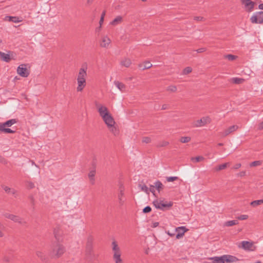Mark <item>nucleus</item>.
Here are the masks:
<instances>
[{
	"mask_svg": "<svg viewBox=\"0 0 263 263\" xmlns=\"http://www.w3.org/2000/svg\"><path fill=\"white\" fill-rule=\"evenodd\" d=\"M204 159V158L202 156H197L196 157H192L191 158V161H192L193 162H195V163L202 161Z\"/></svg>",
	"mask_w": 263,
	"mask_h": 263,
	"instance_id": "obj_36",
	"label": "nucleus"
},
{
	"mask_svg": "<svg viewBox=\"0 0 263 263\" xmlns=\"http://www.w3.org/2000/svg\"><path fill=\"white\" fill-rule=\"evenodd\" d=\"M17 73L21 77L26 78L29 74L30 71L27 68L26 64H21L17 68Z\"/></svg>",
	"mask_w": 263,
	"mask_h": 263,
	"instance_id": "obj_7",
	"label": "nucleus"
},
{
	"mask_svg": "<svg viewBox=\"0 0 263 263\" xmlns=\"http://www.w3.org/2000/svg\"><path fill=\"white\" fill-rule=\"evenodd\" d=\"M224 58L227 59L229 61H233L235 60L237 58L236 56L232 55V54H227L224 55Z\"/></svg>",
	"mask_w": 263,
	"mask_h": 263,
	"instance_id": "obj_42",
	"label": "nucleus"
},
{
	"mask_svg": "<svg viewBox=\"0 0 263 263\" xmlns=\"http://www.w3.org/2000/svg\"><path fill=\"white\" fill-rule=\"evenodd\" d=\"M238 248H242L245 250L252 251L253 249L252 248L253 247V243L252 242L248 241H242L238 245Z\"/></svg>",
	"mask_w": 263,
	"mask_h": 263,
	"instance_id": "obj_12",
	"label": "nucleus"
},
{
	"mask_svg": "<svg viewBox=\"0 0 263 263\" xmlns=\"http://www.w3.org/2000/svg\"><path fill=\"white\" fill-rule=\"evenodd\" d=\"M230 166V163L227 162L220 165H218L215 167V171L216 172L220 171L221 170L226 168L228 166Z\"/></svg>",
	"mask_w": 263,
	"mask_h": 263,
	"instance_id": "obj_28",
	"label": "nucleus"
},
{
	"mask_svg": "<svg viewBox=\"0 0 263 263\" xmlns=\"http://www.w3.org/2000/svg\"><path fill=\"white\" fill-rule=\"evenodd\" d=\"M87 76L86 69L83 68H80L79 70L78 78H86Z\"/></svg>",
	"mask_w": 263,
	"mask_h": 263,
	"instance_id": "obj_32",
	"label": "nucleus"
},
{
	"mask_svg": "<svg viewBox=\"0 0 263 263\" xmlns=\"http://www.w3.org/2000/svg\"><path fill=\"white\" fill-rule=\"evenodd\" d=\"M4 227L2 223L0 222V237H3L4 236V233L3 232V229Z\"/></svg>",
	"mask_w": 263,
	"mask_h": 263,
	"instance_id": "obj_52",
	"label": "nucleus"
},
{
	"mask_svg": "<svg viewBox=\"0 0 263 263\" xmlns=\"http://www.w3.org/2000/svg\"><path fill=\"white\" fill-rule=\"evenodd\" d=\"M36 255L42 261L44 262H47L48 261V257L44 252L37 250L36 251Z\"/></svg>",
	"mask_w": 263,
	"mask_h": 263,
	"instance_id": "obj_21",
	"label": "nucleus"
},
{
	"mask_svg": "<svg viewBox=\"0 0 263 263\" xmlns=\"http://www.w3.org/2000/svg\"><path fill=\"white\" fill-rule=\"evenodd\" d=\"M169 144V142L166 141H162L160 142L157 145V146L158 147H165L166 146Z\"/></svg>",
	"mask_w": 263,
	"mask_h": 263,
	"instance_id": "obj_40",
	"label": "nucleus"
},
{
	"mask_svg": "<svg viewBox=\"0 0 263 263\" xmlns=\"http://www.w3.org/2000/svg\"><path fill=\"white\" fill-rule=\"evenodd\" d=\"M241 2L245 6L247 12H251L254 10L255 2L251 0H241Z\"/></svg>",
	"mask_w": 263,
	"mask_h": 263,
	"instance_id": "obj_9",
	"label": "nucleus"
},
{
	"mask_svg": "<svg viewBox=\"0 0 263 263\" xmlns=\"http://www.w3.org/2000/svg\"><path fill=\"white\" fill-rule=\"evenodd\" d=\"M159 225V222H155L153 223V225L152 226V228H156Z\"/></svg>",
	"mask_w": 263,
	"mask_h": 263,
	"instance_id": "obj_64",
	"label": "nucleus"
},
{
	"mask_svg": "<svg viewBox=\"0 0 263 263\" xmlns=\"http://www.w3.org/2000/svg\"><path fill=\"white\" fill-rule=\"evenodd\" d=\"M194 19L197 21H204L205 20V18L202 16H195Z\"/></svg>",
	"mask_w": 263,
	"mask_h": 263,
	"instance_id": "obj_54",
	"label": "nucleus"
},
{
	"mask_svg": "<svg viewBox=\"0 0 263 263\" xmlns=\"http://www.w3.org/2000/svg\"><path fill=\"white\" fill-rule=\"evenodd\" d=\"M65 251V247L60 243V241H56L52 244L49 254L52 258H58L60 257Z\"/></svg>",
	"mask_w": 263,
	"mask_h": 263,
	"instance_id": "obj_1",
	"label": "nucleus"
},
{
	"mask_svg": "<svg viewBox=\"0 0 263 263\" xmlns=\"http://www.w3.org/2000/svg\"><path fill=\"white\" fill-rule=\"evenodd\" d=\"M238 222L237 220H230L226 221L224 226L226 227H231L236 224H237Z\"/></svg>",
	"mask_w": 263,
	"mask_h": 263,
	"instance_id": "obj_34",
	"label": "nucleus"
},
{
	"mask_svg": "<svg viewBox=\"0 0 263 263\" xmlns=\"http://www.w3.org/2000/svg\"><path fill=\"white\" fill-rule=\"evenodd\" d=\"M98 255L94 253L93 249L85 250V259L90 263H92L97 259Z\"/></svg>",
	"mask_w": 263,
	"mask_h": 263,
	"instance_id": "obj_5",
	"label": "nucleus"
},
{
	"mask_svg": "<svg viewBox=\"0 0 263 263\" xmlns=\"http://www.w3.org/2000/svg\"><path fill=\"white\" fill-rule=\"evenodd\" d=\"M0 162L3 164H6L7 163V161L4 157L0 155Z\"/></svg>",
	"mask_w": 263,
	"mask_h": 263,
	"instance_id": "obj_53",
	"label": "nucleus"
},
{
	"mask_svg": "<svg viewBox=\"0 0 263 263\" xmlns=\"http://www.w3.org/2000/svg\"><path fill=\"white\" fill-rule=\"evenodd\" d=\"M2 187L3 189L5 191V192L8 194H11L14 196V197H16L15 195L17 191L14 189L10 188L7 186H6L5 185H2Z\"/></svg>",
	"mask_w": 263,
	"mask_h": 263,
	"instance_id": "obj_18",
	"label": "nucleus"
},
{
	"mask_svg": "<svg viewBox=\"0 0 263 263\" xmlns=\"http://www.w3.org/2000/svg\"><path fill=\"white\" fill-rule=\"evenodd\" d=\"M96 106L98 108V111L100 116L102 118L105 116H107L109 114H110L108 111V109L106 107L103 106L99 103H96Z\"/></svg>",
	"mask_w": 263,
	"mask_h": 263,
	"instance_id": "obj_10",
	"label": "nucleus"
},
{
	"mask_svg": "<svg viewBox=\"0 0 263 263\" xmlns=\"http://www.w3.org/2000/svg\"><path fill=\"white\" fill-rule=\"evenodd\" d=\"M96 174V166L94 165L93 168L90 171L89 174H88V177L90 180V181L91 182V183L92 184H94L95 179V176Z\"/></svg>",
	"mask_w": 263,
	"mask_h": 263,
	"instance_id": "obj_19",
	"label": "nucleus"
},
{
	"mask_svg": "<svg viewBox=\"0 0 263 263\" xmlns=\"http://www.w3.org/2000/svg\"><path fill=\"white\" fill-rule=\"evenodd\" d=\"M154 184L155 185L156 189L158 190L159 192H160V191L161 190H162L164 187V185H163V184L161 183V181L159 180L156 181Z\"/></svg>",
	"mask_w": 263,
	"mask_h": 263,
	"instance_id": "obj_33",
	"label": "nucleus"
},
{
	"mask_svg": "<svg viewBox=\"0 0 263 263\" xmlns=\"http://www.w3.org/2000/svg\"><path fill=\"white\" fill-rule=\"evenodd\" d=\"M261 164V162L260 161H255L252 162L250 164V165L251 167H253V166H258Z\"/></svg>",
	"mask_w": 263,
	"mask_h": 263,
	"instance_id": "obj_45",
	"label": "nucleus"
},
{
	"mask_svg": "<svg viewBox=\"0 0 263 263\" xmlns=\"http://www.w3.org/2000/svg\"><path fill=\"white\" fill-rule=\"evenodd\" d=\"M16 123V120L15 119H11L7 121L6 122L4 123H1L2 126L3 127H10L13 124Z\"/></svg>",
	"mask_w": 263,
	"mask_h": 263,
	"instance_id": "obj_26",
	"label": "nucleus"
},
{
	"mask_svg": "<svg viewBox=\"0 0 263 263\" xmlns=\"http://www.w3.org/2000/svg\"><path fill=\"white\" fill-rule=\"evenodd\" d=\"M241 164L240 163H237L234 166L233 168L235 170H237L241 167Z\"/></svg>",
	"mask_w": 263,
	"mask_h": 263,
	"instance_id": "obj_57",
	"label": "nucleus"
},
{
	"mask_svg": "<svg viewBox=\"0 0 263 263\" xmlns=\"http://www.w3.org/2000/svg\"><path fill=\"white\" fill-rule=\"evenodd\" d=\"M83 81L86 82V79L85 78H78L77 81Z\"/></svg>",
	"mask_w": 263,
	"mask_h": 263,
	"instance_id": "obj_63",
	"label": "nucleus"
},
{
	"mask_svg": "<svg viewBox=\"0 0 263 263\" xmlns=\"http://www.w3.org/2000/svg\"><path fill=\"white\" fill-rule=\"evenodd\" d=\"M53 234L57 241L62 240V232L59 227H57L54 229Z\"/></svg>",
	"mask_w": 263,
	"mask_h": 263,
	"instance_id": "obj_16",
	"label": "nucleus"
},
{
	"mask_svg": "<svg viewBox=\"0 0 263 263\" xmlns=\"http://www.w3.org/2000/svg\"><path fill=\"white\" fill-rule=\"evenodd\" d=\"M2 132L4 133L13 134L15 133V130H13L9 128H5V127L1 126Z\"/></svg>",
	"mask_w": 263,
	"mask_h": 263,
	"instance_id": "obj_37",
	"label": "nucleus"
},
{
	"mask_svg": "<svg viewBox=\"0 0 263 263\" xmlns=\"http://www.w3.org/2000/svg\"><path fill=\"white\" fill-rule=\"evenodd\" d=\"M258 128L259 130H262L263 129V122L259 123L258 125Z\"/></svg>",
	"mask_w": 263,
	"mask_h": 263,
	"instance_id": "obj_61",
	"label": "nucleus"
},
{
	"mask_svg": "<svg viewBox=\"0 0 263 263\" xmlns=\"http://www.w3.org/2000/svg\"><path fill=\"white\" fill-rule=\"evenodd\" d=\"M102 119L108 127L112 126L115 124V120L110 114H109L107 116L103 117Z\"/></svg>",
	"mask_w": 263,
	"mask_h": 263,
	"instance_id": "obj_14",
	"label": "nucleus"
},
{
	"mask_svg": "<svg viewBox=\"0 0 263 263\" xmlns=\"http://www.w3.org/2000/svg\"><path fill=\"white\" fill-rule=\"evenodd\" d=\"M3 216L5 218L10 219L14 222L18 223L22 225L26 224V222L21 217L8 213H4Z\"/></svg>",
	"mask_w": 263,
	"mask_h": 263,
	"instance_id": "obj_4",
	"label": "nucleus"
},
{
	"mask_svg": "<svg viewBox=\"0 0 263 263\" xmlns=\"http://www.w3.org/2000/svg\"><path fill=\"white\" fill-rule=\"evenodd\" d=\"M211 119L209 116L203 117L200 120H198L193 123V126L195 127H202L211 122Z\"/></svg>",
	"mask_w": 263,
	"mask_h": 263,
	"instance_id": "obj_6",
	"label": "nucleus"
},
{
	"mask_svg": "<svg viewBox=\"0 0 263 263\" xmlns=\"http://www.w3.org/2000/svg\"><path fill=\"white\" fill-rule=\"evenodd\" d=\"M104 18L102 17H101L100 21H99V24H100V28H101V26L104 22Z\"/></svg>",
	"mask_w": 263,
	"mask_h": 263,
	"instance_id": "obj_59",
	"label": "nucleus"
},
{
	"mask_svg": "<svg viewBox=\"0 0 263 263\" xmlns=\"http://www.w3.org/2000/svg\"><path fill=\"white\" fill-rule=\"evenodd\" d=\"M177 87L175 85H171V86L167 87L166 88L167 91H170L172 92H176L177 91Z\"/></svg>",
	"mask_w": 263,
	"mask_h": 263,
	"instance_id": "obj_41",
	"label": "nucleus"
},
{
	"mask_svg": "<svg viewBox=\"0 0 263 263\" xmlns=\"http://www.w3.org/2000/svg\"><path fill=\"white\" fill-rule=\"evenodd\" d=\"M112 251V259L115 263H123V260L121 258L122 251L116 240L111 242Z\"/></svg>",
	"mask_w": 263,
	"mask_h": 263,
	"instance_id": "obj_2",
	"label": "nucleus"
},
{
	"mask_svg": "<svg viewBox=\"0 0 263 263\" xmlns=\"http://www.w3.org/2000/svg\"><path fill=\"white\" fill-rule=\"evenodd\" d=\"M166 233L169 236L171 237H173L175 235V232H171L170 231H168L167 232H166Z\"/></svg>",
	"mask_w": 263,
	"mask_h": 263,
	"instance_id": "obj_58",
	"label": "nucleus"
},
{
	"mask_svg": "<svg viewBox=\"0 0 263 263\" xmlns=\"http://www.w3.org/2000/svg\"><path fill=\"white\" fill-rule=\"evenodd\" d=\"M115 85L116 87L121 91L124 92L126 89V86L125 85L119 81H115L114 82Z\"/></svg>",
	"mask_w": 263,
	"mask_h": 263,
	"instance_id": "obj_27",
	"label": "nucleus"
},
{
	"mask_svg": "<svg viewBox=\"0 0 263 263\" xmlns=\"http://www.w3.org/2000/svg\"><path fill=\"white\" fill-rule=\"evenodd\" d=\"M155 188H156L155 187V185H150V187L149 189V192H152L154 195L155 196Z\"/></svg>",
	"mask_w": 263,
	"mask_h": 263,
	"instance_id": "obj_51",
	"label": "nucleus"
},
{
	"mask_svg": "<svg viewBox=\"0 0 263 263\" xmlns=\"http://www.w3.org/2000/svg\"><path fill=\"white\" fill-rule=\"evenodd\" d=\"M192 71V68L191 67H186L183 69V74H187L191 73Z\"/></svg>",
	"mask_w": 263,
	"mask_h": 263,
	"instance_id": "obj_43",
	"label": "nucleus"
},
{
	"mask_svg": "<svg viewBox=\"0 0 263 263\" xmlns=\"http://www.w3.org/2000/svg\"><path fill=\"white\" fill-rule=\"evenodd\" d=\"M262 203H263V199L253 201L251 202L250 204L252 206L255 207L258 205L261 204Z\"/></svg>",
	"mask_w": 263,
	"mask_h": 263,
	"instance_id": "obj_35",
	"label": "nucleus"
},
{
	"mask_svg": "<svg viewBox=\"0 0 263 263\" xmlns=\"http://www.w3.org/2000/svg\"><path fill=\"white\" fill-rule=\"evenodd\" d=\"M178 179V177H168L166 178L167 182H173Z\"/></svg>",
	"mask_w": 263,
	"mask_h": 263,
	"instance_id": "obj_47",
	"label": "nucleus"
},
{
	"mask_svg": "<svg viewBox=\"0 0 263 263\" xmlns=\"http://www.w3.org/2000/svg\"><path fill=\"white\" fill-rule=\"evenodd\" d=\"M238 128V126L237 125H232L230 126L227 129H225L223 133V136H227L230 134L233 133L234 131H236Z\"/></svg>",
	"mask_w": 263,
	"mask_h": 263,
	"instance_id": "obj_17",
	"label": "nucleus"
},
{
	"mask_svg": "<svg viewBox=\"0 0 263 263\" xmlns=\"http://www.w3.org/2000/svg\"><path fill=\"white\" fill-rule=\"evenodd\" d=\"M26 183L27 188L29 189H32L35 187L34 183L31 181H27Z\"/></svg>",
	"mask_w": 263,
	"mask_h": 263,
	"instance_id": "obj_44",
	"label": "nucleus"
},
{
	"mask_svg": "<svg viewBox=\"0 0 263 263\" xmlns=\"http://www.w3.org/2000/svg\"><path fill=\"white\" fill-rule=\"evenodd\" d=\"M139 187H140L141 190L142 191H144V192H145L146 193H147L148 194H149V189L146 185H145V184L142 185V184H140L139 185Z\"/></svg>",
	"mask_w": 263,
	"mask_h": 263,
	"instance_id": "obj_39",
	"label": "nucleus"
},
{
	"mask_svg": "<svg viewBox=\"0 0 263 263\" xmlns=\"http://www.w3.org/2000/svg\"><path fill=\"white\" fill-rule=\"evenodd\" d=\"M118 199L119 203L121 206L123 205L125 201L124 196V187L123 185H121L119 188V193L118 194Z\"/></svg>",
	"mask_w": 263,
	"mask_h": 263,
	"instance_id": "obj_11",
	"label": "nucleus"
},
{
	"mask_svg": "<svg viewBox=\"0 0 263 263\" xmlns=\"http://www.w3.org/2000/svg\"><path fill=\"white\" fill-rule=\"evenodd\" d=\"M110 131L114 134L116 135L117 132L116 128L113 125L112 126H109Z\"/></svg>",
	"mask_w": 263,
	"mask_h": 263,
	"instance_id": "obj_55",
	"label": "nucleus"
},
{
	"mask_svg": "<svg viewBox=\"0 0 263 263\" xmlns=\"http://www.w3.org/2000/svg\"><path fill=\"white\" fill-rule=\"evenodd\" d=\"M151 141V139L149 137H145L143 138L142 142L145 143H148Z\"/></svg>",
	"mask_w": 263,
	"mask_h": 263,
	"instance_id": "obj_50",
	"label": "nucleus"
},
{
	"mask_svg": "<svg viewBox=\"0 0 263 263\" xmlns=\"http://www.w3.org/2000/svg\"><path fill=\"white\" fill-rule=\"evenodd\" d=\"M120 64L123 66L129 67L132 64V61L130 59L125 58L121 61Z\"/></svg>",
	"mask_w": 263,
	"mask_h": 263,
	"instance_id": "obj_24",
	"label": "nucleus"
},
{
	"mask_svg": "<svg viewBox=\"0 0 263 263\" xmlns=\"http://www.w3.org/2000/svg\"><path fill=\"white\" fill-rule=\"evenodd\" d=\"M152 208L149 206H146L143 209V212L144 213H148L151 212Z\"/></svg>",
	"mask_w": 263,
	"mask_h": 263,
	"instance_id": "obj_49",
	"label": "nucleus"
},
{
	"mask_svg": "<svg viewBox=\"0 0 263 263\" xmlns=\"http://www.w3.org/2000/svg\"><path fill=\"white\" fill-rule=\"evenodd\" d=\"M29 199L30 200L31 204L32 205V208L34 209L35 205V199L32 195H30L29 196Z\"/></svg>",
	"mask_w": 263,
	"mask_h": 263,
	"instance_id": "obj_46",
	"label": "nucleus"
},
{
	"mask_svg": "<svg viewBox=\"0 0 263 263\" xmlns=\"http://www.w3.org/2000/svg\"><path fill=\"white\" fill-rule=\"evenodd\" d=\"M122 17L121 16H117L114 20L110 22V24L113 26H116L121 23L122 21Z\"/></svg>",
	"mask_w": 263,
	"mask_h": 263,
	"instance_id": "obj_29",
	"label": "nucleus"
},
{
	"mask_svg": "<svg viewBox=\"0 0 263 263\" xmlns=\"http://www.w3.org/2000/svg\"><path fill=\"white\" fill-rule=\"evenodd\" d=\"M6 20H8L9 22H12L13 23H20L23 20L21 17H19L17 16H7L5 18Z\"/></svg>",
	"mask_w": 263,
	"mask_h": 263,
	"instance_id": "obj_22",
	"label": "nucleus"
},
{
	"mask_svg": "<svg viewBox=\"0 0 263 263\" xmlns=\"http://www.w3.org/2000/svg\"><path fill=\"white\" fill-rule=\"evenodd\" d=\"M153 204L154 206L157 209L162 211H166L171 209L173 205L172 201H167L164 199H156L153 201Z\"/></svg>",
	"mask_w": 263,
	"mask_h": 263,
	"instance_id": "obj_3",
	"label": "nucleus"
},
{
	"mask_svg": "<svg viewBox=\"0 0 263 263\" xmlns=\"http://www.w3.org/2000/svg\"><path fill=\"white\" fill-rule=\"evenodd\" d=\"M245 175H246V172L245 171H242V172H240L238 174V176H239L240 177H242V176H244Z\"/></svg>",
	"mask_w": 263,
	"mask_h": 263,
	"instance_id": "obj_62",
	"label": "nucleus"
},
{
	"mask_svg": "<svg viewBox=\"0 0 263 263\" xmlns=\"http://www.w3.org/2000/svg\"><path fill=\"white\" fill-rule=\"evenodd\" d=\"M94 238L91 235H89L86 239L85 250L93 249V243Z\"/></svg>",
	"mask_w": 263,
	"mask_h": 263,
	"instance_id": "obj_15",
	"label": "nucleus"
},
{
	"mask_svg": "<svg viewBox=\"0 0 263 263\" xmlns=\"http://www.w3.org/2000/svg\"><path fill=\"white\" fill-rule=\"evenodd\" d=\"M0 59L6 62H9L11 60L9 54L5 53L2 51H0Z\"/></svg>",
	"mask_w": 263,
	"mask_h": 263,
	"instance_id": "obj_25",
	"label": "nucleus"
},
{
	"mask_svg": "<svg viewBox=\"0 0 263 263\" xmlns=\"http://www.w3.org/2000/svg\"><path fill=\"white\" fill-rule=\"evenodd\" d=\"M187 231L188 229L183 226L176 228L175 230V232L177 233V235H176V239H179L182 238L184 236V233Z\"/></svg>",
	"mask_w": 263,
	"mask_h": 263,
	"instance_id": "obj_13",
	"label": "nucleus"
},
{
	"mask_svg": "<svg viewBox=\"0 0 263 263\" xmlns=\"http://www.w3.org/2000/svg\"><path fill=\"white\" fill-rule=\"evenodd\" d=\"M206 50V48H201L199 49H198L196 50V51L198 53H202L203 52H205Z\"/></svg>",
	"mask_w": 263,
	"mask_h": 263,
	"instance_id": "obj_56",
	"label": "nucleus"
},
{
	"mask_svg": "<svg viewBox=\"0 0 263 263\" xmlns=\"http://www.w3.org/2000/svg\"><path fill=\"white\" fill-rule=\"evenodd\" d=\"M168 108V105L167 104H163L162 106V110H165Z\"/></svg>",
	"mask_w": 263,
	"mask_h": 263,
	"instance_id": "obj_60",
	"label": "nucleus"
},
{
	"mask_svg": "<svg viewBox=\"0 0 263 263\" xmlns=\"http://www.w3.org/2000/svg\"><path fill=\"white\" fill-rule=\"evenodd\" d=\"M249 216L248 215H241L239 216H238L237 217V218L238 219V220H246L248 218Z\"/></svg>",
	"mask_w": 263,
	"mask_h": 263,
	"instance_id": "obj_48",
	"label": "nucleus"
},
{
	"mask_svg": "<svg viewBox=\"0 0 263 263\" xmlns=\"http://www.w3.org/2000/svg\"><path fill=\"white\" fill-rule=\"evenodd\" d=\"M152 64L149 61H145L143 63H141L138 65V67L141 70L149 69L152 67Z\"/></svg>",
	"mask_w": 263,
	"mask_h": 263,
	"instance_id": "obj_20",
	"label": "nucleus"
},
{
	"mask_svg": "<svg viewBox=\"0 0 263 263\" xmlns=\"http://www.w3.org/2000/svg\"><path fill=\"white\" fill-rule=\"evenodd\" d=\"M191 140L190 137H182L180 139V142L182 143H186L189 142Z\"/></svg>",
	"mask_w": 263,
	"mask_h": 263,
	"instance_id": "obj_38",
	"label": "nucleus"
},
{
	"mask_svg": "<svg viewBox=\"0 0 263 263\" xmlns=\"http://www.w3.org/2000/svg\"><path fill=\"white\" fill-rule=\"evenodd\" d=\"M245 81V79L239 78H233L231 79L230 82L234 84H239L242 83Z\"/></svg>",
	"mask_w": 263,
	"mask_h": 263,
	"instance_id": "obj_30",
	"label": "nucleus"
},
{
	"mask_svg": "<svg viewBox=\"0 0 263 263\" xmlns=\"http://www.w3.org/2000/svg\"><path fill=\"white\" fill-rule=\"evenodd\" d=\"M250 21L253 24H262L263 23V11L256 12L250 18Z\"/></svg>",
	"mask_w": 263,
	"mask_h": 263,
	"instance_id": "obj_8",
	"label": "nucleus"
},
{
	"mask_svg": "<svg viewBox=\"0 0 263 263\" xmlns=\"http://www.w3.org/2000/svg\"><path fill=\"white\" fill-rule=\"evenodd\" d=\"M110 43V40L107 36H104L102 40L100 46L102 47L107 48Z\"/></svg>",
	"mask_w": 263,
	"mask_h": 263,
	"instance_id": "obj_23",
	"label": "nucleus"
},
{
	"mask_svg": "<svg viewBox=\"0 0 263 263\" xmlns=\"http://www.w3.org/2000/svg\"><path fill=\"white\" fill-rule=\"evenodd\" d=\"M78 86L77 88L78 91H82L86 86V82L83 81H78Z\"/></svg>",
	"mask_w": 263,
	"mask_h": 263,
	"instance_id": "obj_31",
	"label": "nucleus"
}]
</instances>
